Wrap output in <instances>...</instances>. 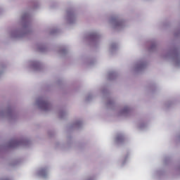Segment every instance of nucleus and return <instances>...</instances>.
<instances>
[{
  "mask_svg": "<svg viewBox=\"0 0 180 180\" xmlns=\"http://www.w3.org/2000/svg\"><path fill=\"white\" fill-rule=\"evenodd\" d=\"M41 105L44 108H49V106H50V104H49V103H46L45 101H43Z\"/></svg>",
  "mask_w": 180,
  "mask_h": 180,
  "instance_id": "obj_1",
  "label": "nucleus"
}]
</instances>
